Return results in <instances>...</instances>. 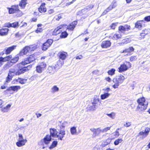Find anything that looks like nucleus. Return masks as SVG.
I'll return each mask as SVG.
<instances>
[{
	"label": "nucleus",
	"instance_id": "58",
	"mask_svg": "<svg viewBox=\"0 0 150 150\" xmlns=\"http://www.w3.org/2000/svg\"><path fill=\"white\" fill-rule=\"evenodd\" d=\"M6 58L1 57L0 58V62H3L6 61Z\"/></svg>",
	"mask_w": 150,
	"mask_h": 150
},
{
	"label": "nucleus",
	"instance_id": "11",
	"mask_svg": "<svg viewBox=\"0 0 150 150\" xmlns=\"http://www.w3.org/2000/svg\"><path fill=\"white\" fill-rule=\"evenodd\" d=\"M148 103L146 102L142 104H139L137 108V110L139 111H144L147 107Z\"/></svg>",
	"mask_w": 150,
	"mask_h": 150
},
{
	"label": "nucleus",
	"instance_id": "39",
	"mask_svg": "<svg viewBox=\"0 0 150 150\" xmlns=\"http://www.w3.org/2000/svg\"><path fill=\"white\" fill-rule=\"evenodd\" d=\"M68 35L67 32L65 31H64L61 33L60 35V37L62 38H65Z\"/></svg>",
	"mask_w": 150,
	"mask_h": 150
},
{
	"label": "nucleus",
	"instance_id": "19",
	"mask_svg": "<svg viewBox=\"0 0 150 150\" xmlns=\"http://www.w3.org/2000/svg\"><path fill=\"white\" fill-rule=\"evenodd\" d=\"M90 130L93 133V135L94 136L98 135L101 132V129L100 128L96 129L93 128H91Z\"/></svg>",
	"mask_w": 150,
	"mask_h": 150
},
{
	"label": "nucleus",
	"instance_id": "57",
	"mask_svg": "<svg viewBox=\"0 0 150 150\" xmlns=\"http://www.w3.org/2000/svg\"><path fill=\"white\" fill-rule=\"evenodd\" d=\"M129 42V40L127 39H125L122 40V42L124 43L127 44Z\"/></svg>",
	"mask_w": 150,
	"mask_h": 150
},
{
	"label": "nucleus",
	"instance_id": "25",
	"mask_svg": "<svg viewBox=\"0 0 150 150\" xmlns=\"http://www.w3.org/2000/svg\"><path fill=\"white\" fill-rule=\"evenodd\" d=\"M16 46L13 45L9 47L4 51V52L6 54H9L12 51L16 48Z\"/></svg>",
	"mask_w": 150,
	"mask_h": 150
},
{
	"label": "nucleus",
	"instance_id": "1",
	"mask_svg": "<svg viewBox=\"0 0 150 150\" xmlns=\"http://www.w3.org/2000/svg\"><path fill=\"white\" fill-rule=\"evenodd\" d=\"M23 65L21 64H19L17 65L18 69L16 71L14 69H11L8 74V76L6 79V82L8 83L11 80L13 76L15 75H19L26 71L25 68L23 67Z\"/></svg>",
	"mask_w": 150,
	"mask_h": 150
},
{
	"label": "nucleus",
	"instance_id": "49",
	"mask_svg": "<svg viewBox=\"0 0 150 150\" xmlns=\"http://www.w3.org/2000/svg\"><path fill=\"white\" fill-rule=\"evenodd\" d=\"M67 123V122H64L62 125L60 126V129H65L64 128L65 127V125Z\"/></svg>",
	"mask_w": 150,
	"mask_h": 150
},
{
	"label": "nucleus",
	"instance_id": "36",
	"mask_svg": "<svg viewBox=\"0 0 150 150\" xmlns=\"http://www.w3.org/2000/svg\"><path fill=\"white\" fill-rule=\"evenodd\" d=\"M16 81L19 82L21 84H24L26 83L27 81V79H23L20 78H18V79H15Z\"/></svg>",
	"mask_w": 150,
	"mask_h": 150
},
{
	"label": "nucleus",
	"instance_id": "10",
	"mask_svg": "<svg viewBox=\"0 0 150 150\" xmlns=\"http://www.w3.org/2000/svg\"><path fill=\"white\" fill-rule=\"evenodd\" d=\"M58 131L57 138L59 140H62L63 138L64 137V136L66 134L65 129H59Z\"/></svg>",
	"mask_w": 150,
	"mask_h": 150
},
{
	"label": "nucleus",
	"instance_id": "31",
	"mask_svg": "<svg viewBox=\"0 0 150 150\" xmlns=\"http://www.w3.org/2000/svg\"><path fill=\"white\" fill-rule=\"evenodd\" d=\"M55 70V68L54 66H49L48 68V72L50 73H54Z\"/></svg>",
	"mask_w": 150,
	"mask_h": 150
},
{
	"label": "nucleus",
	"instance_id": "12",
	"mask_svg": "<svg viewBox=\"0 0 150 150\" xmlns=\"http://www.w3.org/2000/svg\"><path fill=\"white\" fill-rule=\"evenodd\" d=\"M10 14L19 11L18 5L12 6L11 8H8Z\"/></svg>",
	"mask_w": 150,
	"mask_h": 150
},
{
	"label": "nucleus",
	"instance_id": "40",
	"mask_svg": "<svg viewBox=\"0 0 150 150\" xmlns=\"http://www.w3.org/2000/svg\"><path fill=\"white\" fill-rule=\"evenodd\" d=\"M19 57L18 56L15 57L14 58L11 59V60L10 62L11 63H15L19 59Z\"/></svg>",
	"mask_w": 150,
	"mask_h": 150
},
{
	"label": "nucleus",
	"instance_id": "56",
	"mask_svg": "<svg viewBox=\"0 0 150 150\" xmlns=\"http://www.w3.org/2000/svg\"><path fill=\"white\" fill-rule=\"evenodd\" d=\"M81 11L83 15L86 13L88 11H87L86 8H84L81 10Z\"/></svg>",
	"mask_w": 150,
	"mask_h": 150
},
{
	"label": "nucleus",
	"instance_id": "21",
	"mask_svg": "<svg viewBox=\"0 0 150 150\" xmlns=\"http://www.w3.org/2000/svg\"><path fill=\"white\" fill-rule=\"evenodd\" d=\"M45 4L42 3L40 7L38 8L39 11L41 13H44L46 11V9L45 8Z\"/></svg>",
	"mask_w": 150,
	"mask_h": 150
},
{
	"label": "nucleus",
	"instance_id": "17",
	"mask_svg": "<svg viewBox=\"0 0 150 150\" xmlns=\"http://www.w3.org/2000/svg\"><path fill=\"white\" fill-rule=\"evenodd\" d=\"M62 29H64L63 25H60L56 28L53 31L52 35H56L60 33L61 32H62Z\"/></svg>",
	"mask_w": 150,
	"mask_h": 150
},
{
	"label": "nucleus",
	"instance_id": "52",
	"mask_svg": "<svg viewBox=\"0 0 150 150\" xmlns=\"http://www.w3.org/2000/svg\"><path fill=\"white\" fill-rule=\"evenodd\" d=\"M117 23H112L110 27L112 29H114L115 28V27L117 26Z\"/></svg>",
	"mask_w": 150,
	"mask_h": 150
},
{
	"label": "nucleus",
	"instance_id": "5",
	"mask_svg": "<svg viewBox=\"0 0 150 150\" xmlns=\"http://www.w3.org/2000/svg\"><path fill=\"white\" fill-rule=\"evenodd\" d=\"M18 142H16V145L18 147H21L24 145L27 142L26 139H24L22 135L21 134H18Z\"/></svg>",
	"mask_w": 150,
	"mask_h": 150
},
{
	"label": "nucleus",
	"instance_id": "6",
	"mask_svg": "<svg viewBox=\"0 0 150 150\" xmlns=\"http://www.w3.org/2000/svg\"><path fill=\"white\" fill-rule=\"evenodd\" d=\"M51 139V137L50 135H47L44 138L40 140L39 144L41 145H43L44 144L47 145L50 143Z\"/></svg>",
	"mask_w": 150,
	"mask_h": 150
},
{
	"label": "nucleus",
	"instance_id": "34",
	"mask_svg": "<svg viewBox=\"0 0 150 150\" xmlns=\"http://www.w3.org/2000/svg\"><path fill=\"white\" fill-rule=\"evenodd\" d=\"M27 0H22L19 3V6L22 8H24L27 4L26 1Z\"/></svg>",
	"mask_w": 150,
	"mask_h": 150
},
{
	"label": "nucleus",
	"instance_id": "7",
	"mask_svg": "<svg viewBox=\"0 0 150 150\" xmlns=\"http://www.w3.org/2000/svg\"><path fill=\"white\" fill-rule=\"evenodd\" d=\"M150 131V129L149 128L145 127L144 128V129H143L139 133V136H140L142 139H144L147 136Z\"/></svg>",
	"mask_w": 150,
	"mask_h": 150
},
{
	"label": "nucleus",
	"instance_id": "41",
	"mask_svg": "<svg viewBox=\"0 0 150 150\" xmlns=\"http://www.w3.org/2000/svg\"><path fill=\"white\" fill-rule=\"evenodd\" d=\"M122 141V140L121 139H118L116 140L114 142V144L116 145H118L119 143H121Z\"/></svg>",
	"mask_w": 150,
	"mask_h": 150
},
{
	"label": "nucleus",
	"instance_id": "32",
	"mask_svg": "<svg viewBox=\"0 0 150 150\" xmlns=\"http://www.w3.org/2000/svg\"><path fill=\"white\" fill-rule=\"evenodd\" d=\"M59 88L56 86H54L51 88V92L52 93L57 92L59 91Z\"/></svg>",
	"mask_w": 150,
	"mask_h": 150
},
{
	"label": "nucleus",
	"instance_id": "22",
	"mask_svg": "<svg viewBox=\"0 0 150 150\" xmlns=\"http://www.w3.org/2000/svg\"><path fill=\"white\" fill-rule=\"evenodd\" d=\"M144 22L143 21H137L135 24V28L138 29L139 30H141L142 27V24Z\"/></svg>",
	"mask_w": 150,
	"mask_h": 150
},
{
	"label": "nucleus",
	"instance_id": "45",
	"mask_svg": "<svg viewBox=\"0 0 150 150\" xmlns=\"http://www.w3.org/2000/svg\"><path fill=\"white\" fill-rule=\"evenodd\" d=\"M107 115L112 119H114L115 114L114 112H112L111 114H107Z\"/></svg>",
	"mask_w": 150,
	"mask_h": 150
},
{
	"label": "nucleus",
	"instance_id": "64",
	"mask_svg": "<svg viewBox=\"0 0 150 150\" xmlns=\"http://www.w3.org/2000/svg\"><path fill=\"white\" fill-rule=\"evenodd\" d=\"M54 12V11L53 9H50L48 11V13L50 14H51Z\"/></svg>",
	"mask_w": 150,
	"mask_h": 150
},
{
	"label": "nucleus",
	"instance_id": "42",
	"mask_svg": "<svg viewBox=\"0 0 150 150\" xmlns=\"http://www.w3.org/2000/svg\"><path fill=\"white\" fill-rule=\"evenodd\" d=\"M115 69H112L111 70L108 71V73L109 75H112L115 74Z\"/></svg>",
	"mask_w": 150,
	"mask_h": 150
},
{
	"label": "nucleus",
	"instance_id": "63",
	"mask_svg": "<svg viewBox=\"0 0 150 150\" xmlns=\"http://www.w3.org/2000/svg\"><path fill=\"white\" fill-rule=\"evenodd\" d=\"M103 90L105 91L106 92H108L110 91V89L109 88H107L103 89Z\"/></svg>",
	"mask_w": 150,
	"mask_h": 150
},
{
	"label": "nucleus",
	"instance_id": "51",
	"mask_svg": "<svg viewBox=\"0 0 150 150\" xmlns=\"http://www.w3.org/2000/svg\"><path fill=\"white\" fill-rule=\"evenodd\" d=\"M120 129V128H118L115 131L114 135L116 137H118L119 135V134L118 130Z\"/></svg>",
	"mask_w": 150,
	"mask_h": 150
},
{
	"label": "nucleus",
	"instance_id": "14",
	"mask_svg": "<svg viewBox=\"0 0 150 150\" xmlns=\"http://www.w3.org/2000/svg\"><path fill=\"white\" fill-rule=\"evenodd\" d=\"M77 24V22L74 21L70 24L69 26H67L65 24L63 25V26L64 28H67V29L72 30L74 29Z\"/></svg>",
	"mask_w": 150,
	"mask_h": 150
},
{
	"label": "nucleus",
	"instance_id": "16",
	"mask_svg": "<svg viewBox=\"0 0 150 150\" xmlns=\"http://www.w3.org/2000/svg\"><path fill=\"white\" fill-rule=\"evenodd\" d=\"M50 136L53 138H57L58 132L56 129L54 128L50 129Z\"/></svg>",
	"mask_w": 150,
	"mask_h": 150
},
{
	"label": "nucleus",
	"instance_id": "26",
	"mask_svg": "<svg viewBox=\"0 0 150 150\" xmlns=\"http://www.w3.org/2000/svg\"><path fill=\"white\" fill-rule=\"evenodd\" d=\"M11 105L8 104L6 106L4 107L3 108L1 107L2 108L1 109V111L4 112H8L9 110L11 107Z\"/></svg>",
	"mask_w": 150,
	"mask_h": 150
},
{
	"label": "nucleus",
	"instance_id": "48",
	"mask_svg": "<svg viewBox=\"0 0 150 150\" xmlns=\"http://www.w3.org/2000/svg\"><path fill=\"white\" fill-rule=\"evenodd\" d=\"M111 127H108L104 128L103 129H101V132H107L108 130L110 129Z\"/></svg>",
	"mask_w": 150,
	"mask_h": 150
},
{
	"label": "nucleus",
	"instance_id": "47",
	"mask_svg": "<svg viewBox=\"0 0 150 150\" xmlns=\"http://www.w3.org/2000/svg\"><path fill=\"white\" fill-rule=\"evenodd\" d=\"M94 7V6L93 5H90L87 6L85 8L87 11L91 9Z\"/></svg>",
	"mask_w": 150,
	"mask_h": 150
},
{
	"label": "nucleus",
	"instance_id": "38",
	"mask_svg": "<svg viewBox=\"0 0 150 150\" xmlns=\"http://www.w3.org/2000/svg\"><path fill=\"white\" fill-rule=\"evenodd\" d=\"M87 110L88 111H94L96 110V108L95 106L93 105L89 106L87 108Z\"/></svg>",
	"mask_w": 150,
	"mask_h": 150
},
{
	"label": "nucleus",
	"instance_id": "33",
	"mask_svg": "<svg viewBox=\"0 0 150 150\" xmlns=\"http://www.w3.org/2000/svg\"><path fill=\"white\" fill-rule=\"evenodd\" d=\"M137 101L139 104H142L145 103L146 102H147L145 101L144 97L139 98L138 99Z\"/></svg>",
	"mask_w": 150,
	"mask_h": 150
},
{
	"label": "nucleus",
	"instance_id": "59",
	"mask_svg": "<svg viewBox=\"0 0 150 150\" xmlns=\"http://www.w3.org/2000/svg\"><path fill=\"white\" fill-rule=\"evenodd\" d=\"M41 29V28H38L37 30H35V32L37 33H41L42 32Z\"/></svg>",
	"mask_w": 150,
	"mask_h": 150
},
{
	"label": "nucleus",
	"instance_id": "20",
	"mask_svg": "<svg viewBox=\"0 0 150 150\" xmlns=\"http://www.w3.org/2000/svg\"><path fill=\"white\" fill-rule=\"evenodd\" d=\"M67 55V53L64 52H60L58 54L59 58L62 60H64L66 58Z\"/></svg>",
	"mask_w": 150,
	"mask_h": 150
},
{
	"label": "nucleus",
	"instance_id": "46",
	"mask_svg": "<svg viewBox=\"0 0 150 150\" xmlns=\"http://www.w3.org/2000/svg\"><path fill=\"white\" fill-rule=\"evenodd\" d=\"M11 24L12 27L15 28L18 26V22H15Z\"/></svg>",
	"mask_w": 150,
	"mask_h": 150
},
{
	"label": "nucleus",
	"instance_id": "23",
	"mask_svg": "<svg viewBox=\"0 0 150 150\" xmlns=\"http://www.w3.org/2000/svg\"><path fill=\"white\" fill-rule=\"evenodd\" d=\"M9 30L7 28H3L0 29V35H7Z\"/></svg>",
	"mask_w": 150,
	"mask_h": 150
},
{
	"label": "nucleus",
	"instance_id": "53",
	"mask_svg": "<svg viewBox=\"0 0 150 150\" xmlns=\"http://www.w3.org/2000/svg\"><path fill=\"white\" fill-rule=\"evenodd\" d=\"M145 21H150V16H147L144 18Z\"/></svg>",
	"mask_w": 150,
	"mask_h": 150
},
{
	"label": "nucleus",
	"instance_id": "50",
	"mask_svg": "<svg viewBox=\"0 0 150 150\" xmlns=\"http://www.w3.org/2000/svg\"><path fill=\"white\" fill-rule=\"evenodd\" d=\"M115 7V6L114 4H112L108 8V9L109 11H110Z\"/></svg>",
	"mask_w": 150,
	"mask_h": 150
},
{
	"label": "nucleus",
	"instance_id": "3",
	"mask_svg": "<svg viewBox=\"0 0 150 150\" xmlns=\"http://www.w3.org/2000/svg\"><path fill=\"white\" fill-rule=\"evenodd\" d=\"M125 79L122 75L118 76L114 78L113 81L115 84L113 86V88H117L119 85L124 81Z\"/></svg>",
	"mask_w": 150,
	"mask_h": 150
},
{
	"label": "nucleus",
	"instance_id": "44",
	"mask_svg": "<svg viewBox=\"0 0 150 150\" xmlns=\"http://www.w3.org/2000/svg\"><path fill=\"white\" fill-rule=\"evenodd\" d=\"M62 14H59L58 16H56L54 17L55 18L57 21H59V20L62 18Z\"/></svg>",
	"mask_w": 150,
	"mask_h": 150
},
{
	"label": "nucleus",
	"instance_id": "60",
	"mask_svg": "<svg viewBox=\"0 0 150 150\" xmlns=\"http://www.w3.org/2000/svg\"><path fill=\"white\" fill-rule=\"evenodd\" d=\"M105 79L108 82H110L111 81V79L109 77H106Z\"/></svg>",
	"mask_w": 150,
	"mask_h": 150
},
{
	"label": "nucleus",
	"instance_id": "37",
	"mask_svg": "<svg viewBox=\"0 0 150 150\" xmlns=\"http://www.w3.org/2000/svg\"><path fill=\"white\" fill-rule=\"evenodd\" d=\"M70 131L72 135L76 134L77 132L76 127H71L70 128Z\"/></svg>",
	"mask_w": 150,
	"mask_h": 150
},
{
	"label": "nucleus",
	"instance_id": "55",
	"mask_svg": "<svg viewBox=\"0 0 150 150\" xmlns=\"http://www.w3.org/2000/svg\"><path fill=\"white\" fill-rule=\"evenodd\" d=\"M131 125V124L130 122H126L125 124H124V126L126 127H128L130 126Z\"/></svg>",
	"mask_w": 150,
	"mask_h": 150
},
{
	"label": "nucleus",
	"instance_id": "35",
	"mask_svg": "<svg viewBox=\"0 0 150 150\" xmlns=\"http://www.w3.org/2000/svg\"><path fill=\"white\" fill-rule=\"evenodd\" d=\"M110 95V94L106 93L102 94L100 96L102 100H104L108 98Z\"/></svg>",
	"mask_w": 150,
	"mask_h": 150
},
{
	"label": "nucleus",
	"instance_id": "18",
	"mask_svg": "<svg viewBox=\"0 0 150 150\" xmlns=\"http://www.w3.org/2000/svg\"><path fill=\"white\" fill-rule=\"evenodd\" d=\"M30 48L29 46H26L19 53L20 56H23L26 54L30 50Z\"/></svg>",
	"mask_w": 150,
	"mask_h": 150
},
{
	"label": "nucleus",
	"instance_id": "8",
	"mask_svg": "<svg viewBox=\"0 0 150 150\" xmlns=\"http://www.w3.org/2000/svg\"><path fill=\"white\" fill-rule=\"evenodd\" d=\"M46 66V63L42 62L37 66L36 70L37 72L39 73H41L43 71Z\"/></svg>",
	"mask_w": 150,
	"mask_h": 150
},
{
	"label": "nucleus",
	"instance_id": "54",
	"mask_svg": "<svg viewBox=\"0 0 150 150\" xmlns=\"http://www.w3.org/2000/svg\"><path fill=\"white\" fill-rule=\"evenodd\" d=\"M5 58H6V61H8L11 59L12 56L11 55H10L5 57Z\"/></svg>",
	"mask_w": 150,
	"mask_h": 150
},
{
	"label": "nucleus",
	"instance_id": "2",
	"mask_svg": "<svg viewBox=\"0 0 150 150\" xmlns=\"http://www.w3.org/2000/svg\"><path fill=\"white\" fill-rule=\"evenodd\" d=\"M35 59L34 57V55H30L29 57L26 60H25L23 62H21L20 63V64H22L23 66V67H24L26 69V71H28L32 67V65H29L26 67L25 66V65L33 62L34 61Z\"/></svg>",
	"mask_w": 150,
	"mask_h": 150
},
{
	"label": "nucleus",
	"instance_id": "15",
	"mask_svg": "<svg viewBox=\"0 0 150 150\" xmlns=\"http://www.w3.org/2000/svg\"><path fill=\"white\" fill-rule=\"evenodd\" d=\"M130 29V26L126 25L124 26L121 25L119 27L118 30L121 33H124L126 31H128Z\"/></svg>",
	"mask_w": 150,
	"mask_h": 150
},
{
	"label": "nucleus",
	"instance_id": "43",
	"mask_svg": "<svg viewBox=\"0 0 150 150\" xmlns=\"http://www.w3.org/2000/svg\"><path fill=\"white\" fill-rule=\"evenodd\" d=\"M137 59V57L136 56H132L129 58V60L130 62L134 61L136 60Z\"/></svg>",
	"mask_w": 150,
	"mask_h": 150
},
{
	"label": "nucleus",
	"instance_id": "9",
	"mask_svg": "<svg viewBox=\"0 0 150 150\" xmlns=\"http://www.w3.org/2000/svg\"><path fill=\"white\" fill-rule=\"evenodd\" d=\"M53 42L52 40L48 39L46 42L43 44L42 49L43 50H46L47 48L50 47Z\"/></svg>",
	"mask_w": 150,
	"mask_h": 150
},
{
	"label": "nucleus",
	"instance_id": "27",
	"mask_svg": "<svg viewBox=\"0 0 150 150\" xmlns=\"http://www.w3.org/2000/svg\"><path fill=\"white\" fill-rule=\"evenodd\" d=\"M134 50V48L132 47L125 49L124 50L122 53L127 52L129 54L132 53Z\"/></svg>",
	"mask_w": 150,
	"mask_h": 150
},
{
	"label": "nucleus",
	"instance_id": "62",
	"mask_svg": "<svg viewBox=\"0 0 150 150\" xmlns=\"http://www.w3.org/2000/svg\"><path fill=\"white\" fill-rule=\"evenodd\" d=\"M21 23L23 24V25L21 26V27H26L27 26V23H26L22 22Z\"/></svg>",
	"mask_w": 150,
	"mask_h": 150
},
{
	"label": "nucleus",
	"instance_id": "4",
	"mask_svg": "<svg viewBox=\"0 0 150 150\" xmlns=\"http://www.w3.org/2000/svg\"><path fill=\"white\" fill-rule=\"evenodd\" d=\"M131 67V64L129 62H127L120 65L118 68V71L120 72H122L126 71Z\"/></svg>",
	"mask_w": 150,
	"mask_h": 150
},
{
	"label": "nucleus",
	"instance_id": "61",
	"mask_svg": "<svg viewBox=\"0 0 150 150\" xmlns=\"http://www.w3.org/2000/svg\"><path fill=\"white\" fill-rule=\"evenodd\" d=\"M59 63H60L61 64L60 65L61 66H62V65L64 63V62L63 61V60H59V61L58 62V64H59Z\"/></svg>",
	"mask_w": 150,
	"mask_h": 150
},
{
	"label": "nucleus",
	"instance_id": "30",
	"mask_svg": "<svg viewBox=\"0 0 150 150\" xmlns=\"http://www.w3.org/2000/svg\"><path fill=\"white\" fill-rule=\"evenodd\" d=\"M58 142L57 141H53L51 145L49 147V149H51L56 147L57 145Z\"/></svg>",
	"mask_w": 150,
	"mask_h": 150
},
{
	"label": "nucleus",
	"instance_id": "29",
	"mask_svg": "<svg viewBox=\"0 0 150 150\" xmlns=\"http://www.w3.org/2000/svg\"><path fill=\"white\" fill-rule=\"evenodd\" d=\"M99 101V99L98 97L96 96L94 98L93 101L92 102V104L94 106H96V104H97Z\"/></svg>",
	"mask_w": 150,
	"mask_h": 150
},
{
	"label": "nucleus",
	"instance_id": "28",
	"mask_svg": "<svg viewBox=\"0 0 150 150\" xmlns=\"http://www.w3.org/2000/svg\"><path fill=\"white\" fill-rule=\"evenodd\" d=\"M21 88V87L19 86H11L9 88L10 90H12L14 91H17L18 90Z\"/></svg>",
	"mask_w": 150,
	"mask_h": 150
},
{
	"label": "nucleus",
	"instance_id": "13",
	"mask_svg": "<svg viewBox=\"0 0 150 150\" xmlns=\"http://www.w3.org/2000/svg\"><path fill=\"white\" fill-rule=\"evenodd\" d=\"M111 42L109 40H104L102 42L101 46L103 48H107L110 47L111 45Z\"/></svg>",
	"mask_w": 150,
	"mask_h": 150
},
{
	"label": "nucleus",
	"instance_id": "24",
	"mask_svg": "<svg viewBox=\"0 0 150 150\" xmlns=\"http://www.w3.org/2000/svg\"><path fill=\"white\" fill-rule=\"evenodd\" d=\"M112 36H111L112 39H117L120 38H121L122 35L120 32L116 33L113 35H112Z\"/></svg>",
	"mask_w": 150,
	"mask_h": 150
}]
</instances>
